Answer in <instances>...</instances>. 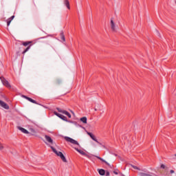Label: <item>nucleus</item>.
<instances>
[{
	"label": "nucleus",
	"mask_w": 176,
	"mask_h": 176,
	"mask_svg": "<svg viewBox=\"0 0 176 176\" xmlns=\"http://www.w3.org/2000/svg\"><path fill=\"white\" fill-rule=\"evenodd\" d=\"M55 85H61V80H60V79H56V80H55Z\"/></svg>",
	"instance_id": "nucleus-21"
},
{
	"label": "nucleus",
	"mask_w": 176,
	"mask_h": 176,
	"mask_svg": "<svg viewBox=\"0 0 176 176\" xmlns=\"http://www.w3.org/2000/svg\"><path fill=\"white\" fill-rule=\"evenodd\" d=\"M65 141H67V142H70V144H73V145H78V146H80V144H79V142H78V141L68 137V136H65Z\"/></svg>",
	"instance_id": "nucleus-6"
},
{
	"label": "nucleus",
	"mask_w": 176,
	"mask_h": 176,
	"mask_svg": "<svg viewBox=\"0 0 176 176\" xmlns=\"http://www.w3.org/2000/svg\"><path fill=\"white\" fill-rule=\"evenodd\" d=\"M104 175L109 176L110 175L109 171H106Z\"/></svg>",
	"instance_id": "nucleus-27"
},
{
	"label": "nucleus",
	"mask_w": 176,
	"mask_h": 176,
	"mask_svg": "<svg viewBox=\"0 0 176 176\" xmlns=\"http://www.w3.org/2000/svg\"><path fill=\"white\" fill-rule=\"evenodd\" d=\"M98 171L100 175H105V170L98 169Z\"/></svg>",
	"instance_id": "nucleus-18"
},
{
	"label": "nucleus",
	"mask_w": 176,
	"mask_h": 176,
	"mask_svg": "<svg viewBox=\"0 0 176 176\" xmlns=\"http://www.w3.org/2000/svg\"><path fill=\"white\" fill-rule=\"evenodd\" d=\"M50 148L52 151L55 153V155L59 156L60 159L64 162V163H67V158H65V156H64V154L61 151H58L54 147L52 146H50Z\"/></svg>",
	"instance_id": "nucleus-1"
},
{
	"label": "nucleus",
	"mask_w": 176,
	"mask_h": 176,
	"mask_svg": "<svg viewBox=\"0 0 176 176\" xmlns=\"http://www.w3.org/2000/svg\"><path fill=\"white\" fill-rule=\"evenodd\" d=\"M50 148L52 151L55 153V155L59 156L60 159L64 162V163H67V158H65V156H64V154L61 151H58L54 147L52 146H50Z\"/></svg>",
	"instance_id": "nucleus-3"
},
{
	"label": "nucleus",
	"mask_w": 176,
	"mask_h": 176,
	"mask_svg": "<svg viewBox=\"0 0 176 176\" xmlns=\"http://www.w3.org/2000/svg\"><path fill=\"white\" fill-rule=\"evenodd\" d=\"M13 19H14V15L12 16L11 17H10L8 19V20H10V21H12V20H13Z\"/></svg>",
	"instance_id": "nucleus-26"
},
{
	"label": "nucleus",
	"mask_w": 176,
	"mask_h": 176,
	"mask_svg": "<svg viewBox=\"0 0 176 176\" xmlns=\"http://www.w3.org/2000/svg\"><path fill=\"white\" fill-rule=\"evenodd\" d=\"M133 168H134L135 170H138L139 171L141 170V169H140V168L137 167L136 166H132Z\"/></svg>",
	"instance_id": "nucleus-22"
},
{
	"label": "nucleus",
	"mask_w": 176,
	"mask_h": 176,
	"mask_svg": "<svg viewBox=\"0 0 176 176\" xmlns=\"http://www.w3.org/2000/svg\"><path fill=\"white\" fill-rule=\"evenodd\" d=\"M113 174H116V175H118V172L116 170H114L113 171Z\"/></svg>",
	"instance_id": "nucleus-29"
},
{
	"label": "nucleus",
	"mask_w": 176,
	"mask_h": 176,
	"mask_svg": "<svg viewBox=\"0 0 176 176\" xmlns=\"http://www.w3.org/2000/svg\"><path fill=\"white\" fill-rule=\"evenodd\" d=\"M10 23H12V21H10V20H7V25L8 27H9V25H10Z\"/></svg>",
	"instance_id": "nucleus-23"
},
{
	"label": "nucleus",
	"mask_w": 176,
	"mask_h": 176,
	"mask_svg": "<svg viewBox=\"0 0 176 176\" xmlns=\"http://www.w3.org/2000/svg\"><path fill=\"white\" fill-rule=\"evenodd\" d=\"M94 111H97V109H96V108H95V109H94Z\"/></svg>",
	"instance_id": "nucleus-31"
},
{
	"label": "nucleus",
	"mask_w": 176,
	"mask_h": 176,
	"mask_svg": "<svg viewBox=\"0 0 176 176\" xmlns=\"http://www.w3.org/2000/svg\"><path fill=\"white\" fill-rule=\"evenodd\" d=\"M17 129H18V130H20V131H21V133H23V134H30V132L27 129H25L21 126H17Z\"/></svg>",
	"instance_id": "nucleus-13"
},
{
	"label": "nucleus",
	"mask_w": 176,
	"mask_h": 176,
	"mask_svg": "<svg viewBox=\"0 0 176 176\" xmlns=\"http://www.w3.org/2000/svg\"><path fill=\"white\" fill-rule=\"evenodd\" d=\"M60 39H62V41H63V42H65V36H64L63 32H60Z\"/></svg>",
	"instance_id": "nucleus-19"
},
{
	"label": "nucleus",
	"mask_w": 176,
	"mask_h": 176,
	"mask_svg": "<svg viewBox=\"0 0 176 176\" xmlns=\"http://www.w3.org/2000/svg\"><path fill=\"white\" fill-rule=\"evenodd\" d=\"M80 120L82 122V123H87V118L86 117L81 118Z\"/></svg>",
	"instance_id": "nucleus-20"
},
{
	"label": "nucleus",
	"mask_w": 176,
	"mask_h": 176,
	"mask_svg": "<svg viewBox=\"0 0 176 176\" xmlns=\"http://www.w3.org/2000/svg\"><path fill=\"white\" fill-rule=\"evenodd\" d=\"M75 151H76L77 152H78V153H80V155H82V156H86V157H89V155H87L86 153H85V151L75 147L74 148Z\"/></svg>",
	"instance_id": "nucleus-10"
},
{
	"label": "nucleus",
	"mask_w": 176,
	"mask_h": 176,
	"mask_svg": "<svg viewBox=\"0 0 176 176\" xmlns=\"http://www.w3.org/2000/svg\"><path fill=\"white\" fill-rule=\"evenodd\" d=\"M30 131H31V133H32L33 134H35V133H36V131L35 129H30Z\"/></svg>",
	"instance_id": "nucleus-24"
},
{
	"label": "nucleus",
	"mask_w": 176,
	"mask_h": 176,
	"mask_svg": "<svg viewBox=\"0 0 176 176\" xmlns=\"http://www.w3.org/2000/svg\"><path fill=\"white\" fill-rule=\"evenodd\" d=\"M63 3L69 10L71 9V7L69 6V1L64 0Z\"/></svg>",
	"instance_id": "nucleus-17"
},
{
	"label": "nucleus",
	"mask_w": 176,
	"mask_h": 176,
	"mask_svg": "<svg viewBox=\"0 0 176 176\" xmlns=\"http://www.w3.org/2000/svg\"><path fill=\"white\" fill-rule=\"evenodd\" d=\"M161 168H166V166L164 164L161 165Z\"/></svg>",
	"instance_id": "nucleus-28"
},
{
	"label": "nucleus",
	"mask_w": 176,
	"mask_h": 176,
	"mask_svg": "<svg viewBox=\"0 0 176 176\" xmlns=\"http://www.w3.org/2000/svg\"><path fill=\"white\" fill-rule=\"evenodd\" d=\"M22 45L26 47V49L22 52V54H25L31 49V46H32V41H23Z\"/></svg>",
	"instance_id": "nucleus-4"
},
{
	"label": "nucleus",
	"mask_w": 176,
	"mask_h": 176,
	"mask_svg": "<svg viewBox=\"0 0 176 176\" xmlns=\"http://www.w3.org/2000/svg\"><path fill=\"white\" fill-rule=\"evenodd\" d=\"M45 138L46 141L49 142V144H53V139H52V138H50V136L45 135Z\"/></svg>",
	"instance_id": "nucleus-15"
},
{
	"label": "nucleus",
	"mask_w": 176,
	"mask_h": 176,
	"mask_svg": "<svg viewBox=\"0 0 176 176\" xmlns=\"http://www.w3.org/2000/svg\"><path fill=\"white\" fill-rule=\"evenodd\" d=\"M87 133L88 135H89V137H91V140H93V141H95V142H97V144H98V145H100V146H102V148H104V149L107 148L105 146V144L98 142V140H97V138H96V136L94 135L93 133H91L90 132H87Z\"/></svg>",
	"instance_id": "nucleus-5"
},
{
	"label": "nucleus",
	"mask_w": 176,
	"mask_h": 176,
	"mask_svg": "<svg viewBox=\"0 0 176 176\" xmlns=\"http://www.w3.org/2000/svg\"><path fill=\"white\" fill-rule=\"evenodd\" d=\"M22 97L28 100V101H30V102H32V104H38V102H36V100H33L31 98L28 97L27 96L23 95Z\"/></svg>",
	"instance_id": "nucleus-11"
},
{
	"label": "nucleus",
	"mask_w": 176,
	"mask_h": 176,
	"mask_svg": "<svg viewBox=\"0 0 176 176\" xmlns=\"http://www.w3.org/2000/svg\"><path fill=\"white\" fill-rule=\"evenodd\" d=\"M69 122L72 123V122H71V121H69Z\"/></svg>",
	"instance_id": "nucleus-32"
},
{
	"label": "nucleus",
	"mask_w": 176,
	"mask_h": 176,
	"mask_svg": "<svg viewBox=\"0 0 176 176\" xmlns=\"http://www.w3.org/2000/svg\"><path fill=\"white\" fill-rule=\"evenodd\" d=\"M95 157H96L97 159H98L99 160H100L103 163H105V164H107V166H108L109 167H111V164H109V163H108L107 161H105V160H104V159H102L100 157L97 156V155H95Z\"/></svg>",
	"instance_id": "nucleus-14"
},
{
	"label": "nucleus",
	"mask_w": 176,
	"mask_h": 176,
	"mask_svg": "<svg viewBox=\"0 0 176 176\" xmlns=\"http://www.w3.org/2000/svg\"><path fill=\"white\" fill-rule=\"evenodd\" d=\"M0 105L2 108H4V109H9V105L2 100H0Z\"/></svg>",
	"instance_id": "nucleus-12"
},
{
	"label": "nucleus",
	"mask_w": 176,
	"mask_h": 176,
	"mask_svg": "<svg viewBox=\"0 0 176 176\" xmlns=\"http://www.w3.org/2000/svg\"><path fill=\"white\" fill-rule=\"evenodd\" d=\"M3 149V144L2 143H0V151H2Z\"/></svg>",
	"instance_id": "nucleus-25"
},
{
	"label": "nucleus",
	"mask_w": 176,
	"mask_h": 176,
	"mask_svg": "<svg viewBox=\"0 0 176 176\" xmlns=\"http://www.w3.org/2000/svg\"><path fill=\"white\" fill-rule=\"evenodd\" d=\"M111 28L112 31H116L115 22H113V19H111Z\"/></svg>",
	"instance_id": "nucleus-16"
},
{
	"label": "nucleus",
	"mask_w": 176,
	"mask_h": 176,
	"mask_svg": "<svg viewBox=\"0 0 176 176\" xmlns=\"http://www.w3.org/2000/svg\"><path fill=\"white\" fill-rule=\"evenodd\" d=\"M56 109H57L58 112H60V113H63V115H66V116L71 118V113H69V112H68L65 110L61 109L60 108H58V107H57Z\"/></svg>",
	"instance_id": "nucleus-9"
},
{
	"label": "nucleus",
	"mask_w": 176,
	"mask_h": 176,
	"mask_svg": "<svg viewBox=\"0 0 176 176\" xmlns=\"http://www.w3.org/2000/svg\"><path fill=\"white\" fill-rule=\"evenodd\" d=\"M54 115H56V116H58V118H60V119H62V120H64L65 122H68V119L66 116L58 113L57 111H54Z\"/></svg>",
	"instance_id": "nucleus-8"
},
{
	"label": "nucleus",
	"mask_w": 176,
	"mask_h": 176,
	"mask_svg": "<svg viewBox=\"0 0 176 176\" xmlns=\"http://www.w3.org/2000/svg\"><path fill=\"white\" fill-rule=\"evenodd\" d=\"M0 79H1L3 86H6V87H7L8 89H10L12 87V86L10 85V83H9V81L6 80L5 78L1 77Z\"/></svg>",
	"instance_id": "nucleus-7"
},
{
	"label": "nucleus",
	"mask_w": 176,
	"mask_h": 176,
	"mask_svg": "<svg viewBox=\"0 0 176 176\" xmlns=\"http://www.w3.org/2000/svg\"><path fill=\"white\" fill-rule=\"evenodd\" d=\"M175 157H176V153L175 154Z\"/></svg>",
	"instance_id": "nucleus-33"
},
{
	"label": "nucleus",
	"mask_w": 176,
	"mask_h": 176,
	"mask_svg": "<svg viewBox=\"0 0 176 176\" xmlns=\"http://www.w3.org/2000/svg\"><path fill=\"white\" fill-rule=\"evenodd\" d=\"M50 148L52 151L55 153V155L59 156L60 159L64 162V163H67V158H65V156H64V154L61 151H58L54 147L52 146H50Z\"/></svg>",
	"instance_id": "nucleus-2"
},
{
	"label": "nucleus",
	"mask_w": 176,
	"mask_h": 176,
	"mask_svg": "<svg viewBox=\"0 0 176 176\" xmlns=\"http://www.w3.org/2000/svg\"><path fill=\"white\" fill-rule=\"evenodd\" d=\"M170 174H174V170H170Z\"/></svg>",
	"instance_id": "nucleus-30"
}]
</instances>
